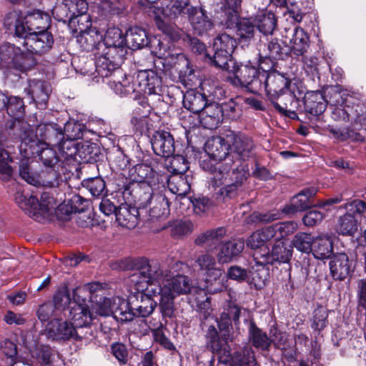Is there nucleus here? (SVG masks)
Returning a JSON list of instances; mask_svg holds the SVG:
<instances>
[{
    "instance_id": "nucleus-1",
    "label": "nucleus",
    "mask_w": 366,
    "mask_h": 366,
    "mask_svg": "<svg viewBox=\"0 0 366 366\" xmlns=\"http://www.w3.org/2000/svg\"><path fill=\"white\" fill-rule=\"evenodd\" d=\"M137 272L131 276L141 298L136 313L141 317L150 315L157 307L153 297H159V306L164 317H172L174 312V299L192 292V281L187 275L180 274L186 264L176 261L164 267L157 262H150L147 258L135 259Z\"/></svg>"
},
{
    "instance_id": "nucleus-2",
    "label": "nucleus",
    "mask_w": 366,
    "mask_h": 366,
    "mask_svg": "<svg viewBox=\"0 0 366 366\" xmlns=\"http://www.w3.org/2000/svg\"><path fill=\"white\" fill-rule=\"evenodd\" d=\"M229 151L227 137H213L205 144L210 159H203L200 163L204 170L212 174L209 186L217 190V198L222 200L235 197L245 179L242 169L232 168L233 159L229 157Z\"/></svg>"
},
{
    "instance_id": "nucleus-3",
    "label": "nucleus",
    "mask_w": 366,
    "mask_h": 366,
    "mask_svg": "<svg viewBox=\"0 0 366 366\" xmlns=\"http://www.w3.org/2000/svg\"><path fill=\"white\" fill-rule=\"evenodd\" d=\"M50 21L49 15L40 10L29 12L25 16L14 11L6 14L4 26L16 36H25L32 31L48 30Z\"/></svg>"
},
{
    "instance_id": "nucleus-4",
    "label": "nucleus",
    "mask_w": 366,
    "mask_h": 366,
    "mask_svg": "<svg viewBox=\"0 0 366 366\" xmlns=\"http://www.w3.org/2000/svg\"><path fill=\"white\" fill-rule=\"evenodd\" d=\"M298 229L295 221L281 222L264 227L254 232L247 239L246 244L253 249L254 253L269 248L268 242L272 240H282L293 234Z\"/></svg>"
},
{
    "instance_id": "nucleus-5",
    "label": "nucleus",
    "mask_w": 366,
    "mask_h": 366,
    "mask_svg": "<svg viewBox=\"0 0 366 366\" xmlns=\"http://www.w3.org/2000/svg\"><path fill=\"white\" fill-rule=\"evenodd\" d=\"M99 50L101 51L97 56L95 63L98 76H94L93 80L98 83L100 78L103 80L104 78L111 76L113 73L122 76L123 72L119 69V67L128 52V46L101 45Z\"/></svg>"
},
{
    "instance_id": "nucleus-6",
    "label": "nucleus",
    "mask_w": 366,
    "mask_h": 366,
    "mask_svg": "<svg viewBox=\"0 0 366 366\" xmlns=\"http://www.w3.org/2000/svg\"><path fill=\"white\" fill-rule=\"evenodd\" d=\"M218 260L209 252H204L197 256L195 259V267L205 283L208 293L214 294L222 291L223 284L224 269L218 267Z\"/></svg>"
},
{
    "instance_id": "nucleus-7",
    "label": "nucleus",
    "mask_w": 366,
    "mask_h": 366,
    "mask_svg": "<svg viewBox=\"0 0 366 366\" xmlns=\"http://www.w3.org/2000/svg\"><path fill=\"white\" fill-rule=\"evenodd\" d=\"M14 127H19L21 133L19 138L21 142L23 140L31 142L36 139L39 146H51L56 145L59 139L63 137L62 129L55 123L40 124L36 128L35 133L29 124L26 122L17 121L14 122ZM30 146V143L28 147Z\"/></svg>"
},
{
    "instance_id": "nucleus-8",
    "label": "nucleus",
    "mask_w": 366,
    "mask_h": 366,
    "mask_svg": "<svg viewBox=\"0 0 366 366\" xmlns=\"http://www.w3.org/2000/svg\"><path fill=\"white\" fill-rule=\"evenodd\" d=\"M14 199L26 214L36 221H41L42 217L52 214L57 205L54 197L46 192L41 194L40 201L33 195L26 198L23 194L21 186H19L14 194Z\"/></svg>"
},
{
    "instance_id": "nucleus-9",
    "label": "nucleus",
    "mask_w": 366,
    "mask_h": 366,
    "mask_svg": "<svg viewBox=\"0 0 366 366\" xmlns=\"http://www.w3.org/2000/svg\"><path fill=\"white\" fill-rule=\"evenodd\" d=\"M142 190L143 193L138 198L142 212L147 213L151 221L166 219L170 213L167 197L161 194H154L152 187L147 184L143 185Z\"/></svg>"
},
{
    "instance_id": "nucleus-10",
    "label": "nucleus",
    "mask_w": 366,
    "mask_h": 366,
    "mask_svg": "<svg viewBox=\"0 0 366 366\" xmlns=\"http://www.w3.org/2000/svg\"><path fill=\"white\" fill-rule=\"evenodd\" d=\"M90 307L95 314V318L97 315L104 317L113 315L117 320L127 322L132 320L135 316L129 304L119 297L112 300L100 296L91 302Z\"/></svg>"
},
{
    "instance_id": "nucleus-11",
    "label": "nucleus",
    "mask_w": 366,
    "mask_h": 366,
    "mask_svg": "<svg viewBox=\"0 0 366 366\" xmlns=\"http://www.w3.org/2000/svg\"><path fill=\"white\" fill-rule=\"evenodd\" d=\"M35 64L34 56L24 53L19 46L10 43H4L0 46V70L4 68H13L25 72Z\"/></svg>"
},
{
    "instance_id": "nucleus-12",
    "label": "nucleus",
    "mask_w": 366,
    "mask_h": 366,
    "mask_svg": "<svg viewBox=\"0 0 366 366\" xmlns=\"http://www.w3.org/2000/svg\"><path fill=\"white\" fill-rule=\"evenodd\" d=\"M233 64L232 69L229 70L234 75L233 78H230L232 84L244 87L254 94L262 91V71L258 67L252 65L250 61L245 64Z\"/></svg>"
},
{
    "instance_id": "nucleus-13",
    "label": "nucleus",
    "mask_w": 366,
    "mask_h": 366,
    "mask_svg": "<svg viewBox=\"0 0 366 366\" xmlns=\"http://www.w3.org/2000/svg\"><path fill=\"white\" fill-rule=\"evenodd\" d=\"M46 330L49 335L56 340L80 341L84 340L87 341L93 337V333L91 331L82 332L77 330L71 321H63L59 319L50 321L47 325Z\"/></svg>"
},
{
    "instance_id": "nucleus-14",
    "label": "nucleus",
    "mask_w": 366,
    "mask_h": 366,
    "mask_svg": "<svg viewBox=\"0 0 366 366\" xmlns=\"http://www.w3.org/2000/svg\"><path fill=\"white\" fill-rule=\"evenodd\" d=\"M237 46L236 39L226 34H219L213 42L214 54L212 60L214 64L224 70H229L230 64H233L232 54Z\"/></svg>"
},
{
    "instance_id": "nucleus-15",
    "label": "nucleus",
    "mask_w": 366,
    "mask_h": 366,
    "mask_svg": "<svg viewBox=\"0 0 366 366\" xmlns=\"http://www.w3.org/2000/svg\"><path fill=\"white\" fill-rule=\"evenodd\" d=\"M23 140L19 145V151L24 157H31L36 154L45 167H58L59 157L56 151L50 146H39L34 139L30 142Z\"/></svg>"
},
{
    "instance_id": "nucleus-16",
    "label": "nucleus",
    "mask_w": 366,
    "mask_h": 366,
    "mask_svg": "<svg viewBox=\"0 0 366 366\" xmlns=\"http://www.w3.org/2000/svg\"><path fill=\"white\" fill-rule=\"evenodd\" d=\"M84 20L78 24L79 34L76 36V42L84 51H93L95 49H100L102 41V34L95 27H92L90 16H85L81 19Z\"/></svg>"
},
{
    "instance_id": "nucleus-17",
    "label": "nucleus",
    "mask_w": 366,
    "mask_h": 366,
    "mask_svg": "<svg viewBox=\"0 0 366 366\" xmlns=\"http://www.w3.org/2000/svg\"><path fill=\"white\" fill-rule=\"evenodd\" d=\"M227 140L230 144L231 152L239 160L246 161L254 155L256 144L246 134L230 131L227 134Z\"/></svg>"
},
{
    "instance_id": "nucleus-18",
    "label": "nucleus",
    "mask_w": 366,
    "mask_h": 366,
    "mask_svg": "<svg viewBox=\"0 0 366 366\" xmlns=\"http://www.w3.org/2000/svg\"><path fill=\"white\" fill-rule=\"evenodd\" d=\"M24 38V45L31 54L41 55L48 52L53 46L54 37L48 30H40L17 36Z\"/></svg>"
},
{
    "instance_id": "nucleus-19",
    "label": "nucleus",
    "mask_w": 366,
    "mask_h": 366,
    "mask_svg": "<svg viewBox=\"0 0 366 366\" xmlns=\"http://www.w3.org/2000/svg\"><path fill=\"white\" fill-rule=\"evenodd\" d=\"M276 242L270 248H263L264 251L253 253V259L257 264L265 265L272 264L274 261L281 262H288L292 255V250L287 248L282 240H274Z\"/></svg>"
},
{
    "instance_id": "nucleus-20",
    "label": "nucleus",
    "mask_w": 366,
    "mask_h": 366,
    "mask_svg": "<svg viewBox=\"0 0 366 366\" xmlns=\"http://www.w3.org/2000/svg\"><path fill=\"white\" fill-rule=\"evenodd\" d=\"M134 82L138 93L151 95L158 94L162 91V77L153 69L139 71Z\"/></svg>"
},
{
    "instance_id": "nucleus-21",
    "label": "nucleus",
    "mask_w": 366,
    "mask_h": 366,
    "mask_svg": "<svg viewBox=\"0 0 366 366\" xmlns=\"http://www.w3.org/2000/svg\"><path fill=\"white\" fill-rule=\"evenodd\" d=\"M229 334L224 333L222 338L219 337L214 326L209 327L206 337L208 346L213 353L219 355V360L222 362H229L232 359L231 349L227 342Z\"/></svg>"
},
{
    "instance_id": "nucleus-22",
    "label": "nucleus",
    "mask_w": 366,
    "mask_h": 366,
    "mask_svg": "<svg viewBox=\"0 0 366 366\" xmlns=\"http://www.w3.org/2000/svg\"><path fill=\"white\" fill-rule=\"evenodd\" d=\"M262 90L264 89L268 98L277 96L290 86V81L282 74L275 71H262Z\"/></svg>"
},
{
    "instance_id": "nucleus-23",
    "label": "nucleus",
    "mask_w": 366,
    "mask_h": 366,
    "mask_svg": "<svg viewBox=\"0 0 366 366\" xmlns=\"http://www.w3.org/2000/svg\"><path fill=\"white\" fill-rule=\"evenodd\" d=\"M69 320L74 326L82 332H92L90 325L95 320V314L87 304L74 305L71 307Z\"/></svg>"
},
{
    "instance_id": "nucleus-24",
    "label": "nucleus",
    "mask_w": 366,
    "mask_h": 366,
    "mask_svg": "<svg viewBox=\"0 0 366 366\" xmlns=\"http://www.w3.org/2000/svg\"><path fill=\"white\" fill-rule=\"evenodd\" d=\"M61 138L59 142L54 146L59 150V153L65 159L86 158V154L91 152L90 146L87 144H80L74 142V139L64 137Z\"/></svg>"
},
{
    "instance_id": "nucleus-25",
    "label": "nucleus",
    "mask_w": 366,
    "mask_h": 366,
    "mask_svg": "<svg viewBox=\"0 0 366 366\" xmlns=\"http://www.w3.org/2000/svg\"><path fill=\"white\" fill-rule=\"evenodd\" d=\"M285 39L289 41L291 51L297 56H302L309 47V36L297 26L285 29Z\"/></svg>"
},
{
    "instance_id": "nucleus-26",
    "label": "nucleus",
    "mask_w": 366,
    "mask_h": 366,
    "mask_svg": "<svg viewBox=\"0 0 366 366\" xmlns=\"http://www.w3.org/2000/svg\"><path fill=\"white\" fill-rule=\"evenodd\" d=\"M330 269L335 280H344L353 272L354 265L345 253L334 254L330 261Z\"/></svg>"
},
{
    "instance_id": "nucleus-27",
    "label": "nucleus",
    "mask_w": 366,
    "mask_h": 366,
    "mask_svg": "<svg viewBox=\"0 0 366 366\" xmlns=\"http://www.w3.org/2000/svg\"><path fill=\"white\" fill-rule=\"evenodd\" d=\"M244 242L241 239L221 243L217 246V259L219 264L229 263L243 251Z\"/></svg>"
},
{
    "instance_id": "nucleus-28",
    "label": "nucleus",
    "mask_w": 366,
    "mask_h": 366,
    "mask_svg": "<svg viewBox=\"0 0 366 366\" xmlns=\"http://www.w3.org/2000/svg\"><path fill=\"white\" fill-rule=\"evenodd\" d=\"M151 143L154 152L158 156L167 158L174 152V141L169 132H157Z\"/></svg>"
},
{
    "instance_id": "nucleus-29",
    "label": "nucleus",
    "mask_w": 366,
    "mask_h": 366,
    "mask_svg": "<svg viewBox=\"0 0 366 366\" xmlns=\"http://www.w3.org/2000/svg\"><path fill=\"white\" fill-rule=\"evenodd\" d=\"M157 59L154 60V66L162 71H168L181 64L188 65L187 59L182 54H172L171 52L159 49L156 52Z\"/></svg>"
},
{
    "instance_id": "nucleus-30",
    "label": "nucleus",
    "mask_w": 366,
    "mask_h": 366,
    "mask_svg": "<svg viewBox=\"0 0 366 366\" xmlns=\"http://www.w3.org/2000/svg\"><path fill=\"white\" fill-rule=\"evenodd\" d=\"M25 91L30 96L31 102H36L39 108H44L49 99L51 87L45 81L34 79L29 81Z\"/></svg>"
},
{
    "instance_id": "nucleus-31",
    "label": "nucleus",
    "mask_w": 366,
    "mask_h": 366,
    "mask_svg": "<svg viewBox=\"0 0 366 366\" xmlns=\"http://www.w3.org/2000/svg\"><path fill=\"white\" fill-rule=\"evenodd\" d=\"M223 110L217 103L209 104L199 114V121L203 127L214 129L222 121Z\"/></svg>"
},
{
    "instance_id": "nucleus-32",
    "label": "nucleus",
    "mask_w": 366,
    "mask_h": 366,
    "mask_svg": "<svg viewBox=\"0 0 366 366\" xmlns=\"http://www.w3.org/2000/svg\"><path fill=\"white\" fill-rule=\"evenodd\" d=\"M316 194L315 189H307L301 191L295 196L290 204L285 205L282 209V213L285 214H294L303 211L310 207V199Z\"/></svg>"
},
{
    "instance_id": "nucleus-33",
    "label": "nucleus",
    "mask_w": 366,
    "mask_h": 366,
    "mask_svg": "<svg viewBox=\"0 0 366 366\" xmlns=\"http://www.w3.org/2000/svg\"><path fill=\"white\" fill-rule=\"evenodd\" d=\"M142 213L139 207H136L127 204H122L116 211V219L122 227L132 229L137 225L138 216Z\"/></svg>"
},
{
    "instance_id": "nucleus-34",
    "label": "nucleus",
    "mask_w": 366,
    "mask_h": 366,
    "mask_svg": "<svg viewBox=\"0 0 366 366\" xmlns=\"http://www.w3.org/2000/svg\"><path fill=\"white\" fill-rule=\"evenodd\" d=\"M188 18L193 29L199 35L206 34L213 29V22L202 9L192 8Z\"/></svg>"
},
{
    "instance_id": "nucleus-35",
    "label": "nucleus",
    "mask_w": 366,
    "mask_h": 366,
    "mask_svg": "<svg viewBox=\"0 0 366 366\" xmlns=\"http://www.w3.org/2000/svg\"><path fill=\"white\" fill-rule=\"evenodd\" d=\"M276 110L286 117L295 118L297 116L294 111L288 109V107L291 105L296 99L295 94L290 88L282 92L277 94V96L269 99Z\"/></svg>"
},
{
    "instance_id": "nucleus-36",
    "label": "nucleus",
    "mask_w": 366,
    "mask_h": 366,
    "mask_svg": "<svg viewBox=\"0 0 366 366\" xmlns=\"http://www.w3.org/2000/svg\"><path fill=\"white\" fill-rule=\"evenodd\" d=\"M193 8L189 6V0H169L162 9L164 18L174 20L179 16H189V11Z\"/></svg>"
},
{
    "instance_id": "nucleus-37",
    "label": "nucleus",
    "mask_w": 366,
    "mask_h": 366,
    "mask_svg": "<svg viewBox=\"0 0 366 366\" xmlns=\"http://www.w3.org/2000/svg\"><path fill=\"white\" fill-rule=\"evenodd\" d=\"M304 104L305 111L314 116L320 115L326 109L324 96L320 91L307 92L304 97Z\"/></svg>"
},
{
    "instance_id": "nucleus-38",
    "label": "nucleus",
    "mask_w": 366,
    "mask_h": 366,
    "mask_svg": "<svg viewBox=\"0 0 366 366\" xmlns=\"http://www.w3.org/2000/svg\"><path fill=\"white\" fill-rule=\"evenodd\" d=\"M227 230L224 227H218L207 230L199 234L195 239V244L198 246L212 248L221 244L222 239L225 237Z\"/></svg>"
},
{
    "instance_id": "nucleus-39",
    "label": "nucleus",
    "mask_w": 366,
    "mask_h": 366,
    "mask_svg": "<svg viewBox=\"0 0 366 366\" xmlns=\"http://www.w3.org/2000/svg\"><path fill=\"white\" fill-rule=\"evenodd\" d=\"M208 104L206 96L198 91L191 89L184 95L183 105L192 113H200Z\"/></svg>"
},
{
    "instance_id": "nucleus-40",
    "label": "nucleus",
    "mask_w": 366,
    "mask_h": 366,
    "mask_svg": "<svg viewBox=\"0 0 366 366\" xmlns=\"http://www.w3.org/2000/svg\"><path fill=\"white\" fill-rule=\"evenodd\" d=\"M254 22L259 32L264 35L271 34L277 25L274 14L266 10L258 11L254 17Z\"/></svg>"
},
{
    "instance_id": "nucleus-41",
    "label": "nucleus",
    "mask_w": 366,
    "mask_h": 366,
    "mask_svg": "<svg viewBox=\"0 0 366 366\" xmlns=\"http://www.w3.org/2000/svg\"><path fill=\"white\" fill-rule=\"evenodd\" d=\"M333 251L332 239L328 236H320L315 239L312 251L315 258L325 259L330 257Z\"/></svg>"
},
{
    "instance_id": "nucleus-42",
    "label": "nucleus",
    "mask_w": 366,
    "mask_h": 366,
    "mask_svg": "<svg viewBox=\"0 0 366 366\" xmlns=\"http://www.w3.org/2000/svg\"><path fill=\"white\" fill-rule=\"evenodd\" d=\"M249 338L252 345L261 350H267L272 343V340L267 333L258 328L253 322L249 325Z\"/></svg>"
},
{
    "instance_id": "nucleus-43",
    "label": "nucleus",
    "mask_w": 366,
    "mask_h": 366,
    "mask_svg": "<svg viewBox=\"0 0 366 366\" xmlns=\"http://www.w3.org/2000/svg\"><path fill=\"white\" fill-rule=\"evenodd\" d=\"M167 186L171 192L178 196H184L190 190L188 177L183 173L171 175L167 180Z\"/></svg>"
},
{
    "instance_id": "nucleus-44",
    "label": "nucleus",
    "mask_w": 366,
    "mask_h": 366,
    "mask_svg": "<svg viewBox=\"0 0 366 366\" xmlns=\"http://www.w3.org/2000/svg\"><path fill=\"white\" fill-rule=\"evenodd\" d=\"M152 172V168L144 164H139L130 170L131 179L132 181L139 183L135 188L133 189V191L135 192L137 194L140 195L143 193L142 187L144 184L149 185V184L146 182V179Z\"/></svg>"
},
{
    "instance_id": "nucleus-45",
    "label": "nucleus",
    "mask_w": 366,
    "mask_h": 366,
    "mask_svg": "<svg viewBox=\"0 0 366 366\" xmlns=\"http://www.w3.org/2000/svg\"><path fill=\"white\" fill-rule=\"evenodd\" d=\"M61 179L60 173L58 167H45L37 175V182L36 186H42L46 187H54L59 184Z\"/></svg>"
},
{
    "instance_id": "nucleus-46",
    "label": "nucleus",
    "mask_w": 366,
    "mask_h": 366,
    "mask_svg": "<svg viewBox=\"0 0 366 366\" xmlns=\"http://www.w3.org/2000/svg\"><path fill=\"white\" fill-rule=\"evenodd\" d=\"M128 48L134 50L147 46L148 37L146 31L140 27H133L129 29L126 36Z\"/></svg>"
},
{
    "instance_id": "nucleus-47",
    "label": "nucleus",
    "mask_w": 366,
    "mask_h": 366,
    "mask_svg": "<svg viewBox=\"0 0 366 366\" xmlns=\"http://www.w3.org/2000/svg\"><path fill=\"white\" fill-rule=\"evenodd\" d=\"M336 229L340 234L353 235L357 230V220L352 214L347 213L339 218Z\"/></svg>"
},
{
    "instance_id": "nucleus-48",
    "label": "nucleus",
    "mask_w": 366,
    "mask_h": 366,
    "mask_svg": "<svg viewBox=\"0 0 366 366\" xmlns=\"http://www.w3.org/2000/svg\"><path fill=\"white\" fill-rule=\"evenodd\" d=\"M256 25L254 22V18L240 19L237 23V34L240 41H249L254 37Z\"/></svg>"
},
{
    "instance_id": "nucleus-49",
    "label": "nucleus",
    "mask_w": 366,
    "mask_h": 366,
    "mask_svg": "<svg viewBox=\"0 0 366 366\" xmlns=\"http://www.w3.org/2000/svg\"><path fill=\"white\" fill-rule=\"evenodd\" d=\"M102 45L107 46H127L126 36L122 31L116 26H111L107 29L102 38Z\"/></svg>"
},
{
    "instance_id": "nucleus-50",
    "label": "nucleus",
    "mask_w": 366,
    "mask_h": 366,
    "mask_svg": "<svg viewBox=\"0 0 366 366\" xmlns=\"http://www.w3.org/2000/svg\"><path fill=\"white\" fill-rule=\"evenodd\" d=\"M11 162L12 158L0 142V179L4 182L9 181L13 175Z\"/></svg>"
},
{
    "instance_id": "nucleus-51",
    "label": "nucleus",
    "mask_w": 366,
    "mask_h": 366,
    "mask_svg": "<svg viewBox=\"0 0 366 366\" xmlns=\"http://www.w3.org/2000/svg\"><path fill=\"white\" fill-rule=\"evenodd\" d=\"M315 238L310 233L298 232L292 239L293 246L299 251L305 253H310Z\"/></svg>"
},
{
    "instance_id": "nucleus-52",
    "label": "nucleus",
    "mask_w": 366,
    "mask_h": 366,
    "mask_svg": "<svg viewBox=\"0 0 366 366\" xmlns=\"http://www.w3.org/2000/svg\"><path fill=\"white\" fill-rule=\"evenodd\" d=\"M115 76L120 77L118 74L113 73ZM122 81L109 80L108 84L112 89L114 92L119 95H127L132 92H137V87L135 86V82L133 84H130L127 77L123 74L121 76Z\"/></svg>"
},
{
    "instance_id": "nucleus-53",
    "label": "nucleus",
    "mask_w": 366,
    "mask_h": 366,
    "mask_svg": "<svg viewBox=\"0 0 366 366\" xmlns=\"http://www.w3.org/2000/svg\"><path fill=\"white\" fill-rule=\"evenodd\" d=\"M66 2H68L72 21L79 17L77 21L79 24L84 21V20H81V18L89 16L86 14L88 10V4L85 0H66Z\"/></svg>"
},
{
    "instance_id": "nucleus-54",
    "label": "nucleus",
    "mask_w": 366,
    "mask_h": 366,
    "mask_svg": "<svg viewBox=\"0 0 366 366\" xmlns=\"http://www.w3.org/2000/svg\"><path fill=\"white\" fill-rule=\"evenodd\" d=\"M7 114L15 119L21 117L24 113V105L22 99L16 96H7L6 101Z\"/></svg>"
},
{
    "instance_id": "nucleus-55",
    "label": "nucleus",
    "mask_w": 366,
    "mask_h": 366,
    "mask_svg": "<svg viewBox=\"0 0 366 366\" xmlns=\"http://www.w3.org/2000/svg\"><path fill=\"white\" fill-rule=\"evenodd\" d=\"M171 227V235L174 238H180L189 234L193 230V224L189 222L175 221L169 225L164 224L162 229Z\"/></svg>"
},
{
    "instance_id": "nucleus-56",
    "label": "nucleus",
    "mask_w": 366,
    "mask_h": 366,
    "mask_svg": "<svg viewBox=\"0 0 366 366\" xmlns=\"http://www.w3.org/2000/svg\"><path fill=\"white\" fill-rule=\"evenodd\" d=\"M230 366H259L257 364L254 352L251 347H245L241 354H237Z\"/></svg>"
},
{
    "instance_id": "nucleus-57",
    "label": "nucleus",
    "mask_w": 366,
    "mask_h": 366,
    "mask_svg": "<svg viewBox=\"0 0 366 366\" xmlns=\"http://www.w3.org/2000/svg\"><path fill=\"white\" fill-rule=\"evenodd\" d=\"M31 157H24L19 163V175L27 183L36 185L38 173L34 172L29 164Z\"/></svg>"
},
{
    "instance_id": "nucleus-58",
    "label": "nucleus",
    "mask_w": 366,
    "mask_h": 366,
    "mask_svg": "<svg viewBox=\"0 0 366 366\" xmlns=\"http://www.w3.org/2000/svg\"><path fill=\"white\" fill-rule=\"evenodd\" d=\"M353 109L354 106L341 104L333 109L331 117L335 121L353 122Z\"/></svg>"
},
{
    "instance_id": "nucleus-59",
    "label": "nucleus",
    "mask_w": 366,
    "mask_h": 366,
    "mask_svg": "<svg viewBox=\"0 0 366 366\" xmlns=\"http://www.w3.org/2000/svg\"><path fill=\"white\" fill-rule=\"evenodd\" d=\"M82 185L87 189L92 196L99 197L105 189L104 181L100 177L90 178L82 182Z\"/></svg>"
},
{
    "instance_id": "nucleus-60",
    "label": "nucleus",
    "mask_w": 366,
    "mask_h": 366,
    "mask_svg": "<svg viewBox=\"0 0 366 366\" xmlns=\"http://www.w3.org/2000/svg\"><path fill=\"white\" fill-rule=\"evenodd\" d=\"M83 129L84 126L78 122L68 121L64 124L62 134L64 137L76 140L82 137Z\"/></svg>"
},
{
    "instance_id": "nucleus-61",
    "label": "nucleus",
    "mask_w": 366,
    "mask_h": 366,
    "mask_svg": "<svg viewBox=\"0 0 366 366\" xmlns=\"http://www.w3.org/2000/svg\"><path fill=\"white\" fill-rule=\"evenodd\" d=\"M52 14L59 21H66V19H69L70 21H72L71 11L66 0H57L56 5L52 9Z\"/></svg>"
},
{
    "instance_id": "nucleus-62",
    "label": "nucleus",
    "mask_w": 366,
    "mask_h": 366,
    "mask_svg": "<svg viewBox=\"0 0 366 366\" xmlns=\"http://www.w3.org/2000/svg\"><path fill=\"white\" fill-rule=\"evenodd\" d=\"M155 23L157 28L169 36L171 39L175 41L179 38L180 31L174 26L169 24L164 19H162L160 16H157L155 17Z\"/></svg>"
},
{
    "instance_id": "nucleus-63",
    "label": "nucleus",
    "mask_w": 366,
    "mask_h": 366,
    "mask_svg": "<svg viewBox=\"0 0 366 366\" xmlns=\"http://www.w3.org/2000/svg\"><path fill=\"white\" fill-rule=\"evenodd\" d=\"M353 122L351 124L355 128H365L366 129V108L360 104L354 106L352 113Z\"/></svg>"
},
{
    "instance_id": "nucleus-64",
    "label": "nucleus",
    "mask_w": 366,
    "mask_h": 366,
    "mask_svg": "<svg viewBox=\"0 0 366 366\" xmlns=\"http://www.w3.org/2000/svg\"><path fill=\"white\" fill-rule=\"evenodd\" d=\"M327 310L324 307H320L315 310L314 312L312 328L319 331L323 330L327 325Z\"/></svg>"
}]
</instances>
